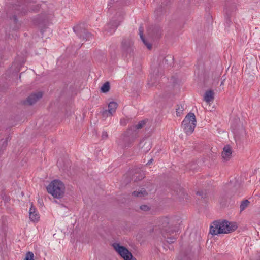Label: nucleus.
I'll use <instances>...</instances> for the list:
<instances>
[{"instance_id": "nucleus-1", "label": "nucleus", "mask_w": 260, "mask_h": 260, "mask_svg": "<svg viewBox=\"0 0 260 260\" xmlns=\"http://www.w3.org/2000/svg\"><path fill=\"white\" fill-rule=\"evenodd\" d=\"M237 225L234 222L227 220H217L214 221L210 226V233L212 235L219 234H227L234 231Z\"/></svg>"}, {"instance_id": "nucleus-2", "label": "nucleus", "mask_w": 260, "mask_h": 260, "mask_svg": "<svg viewBox=\"0 0 260 260\" xmlns=\"http://www.w3.org/2000/svg\"><path fill=\"white\" fill-rule=\"evenodd\" d=\"M47 190L48 192L54 198L60 199L63 197L65 186L61 181L54 180L51 181L48 185Z\"/></svg>"}, {"instance_id": "nucleus-3", "label": "nucleus", "mask_w": 260, "mask_h": 260, "mask_svg": "<svg viewBox=\"0 0 260 260\" xmlns=\"http://www.w3.org/2000/svg\"><path fill=\"white\" fill-rule=\"evenodd\" d=\"M138 137V133L132 132L131 129L125 131L118 141V144L123 148L129 147Z\"/></svg>"}, {"instance_id": "nucleus-4", "label": "nucleus", "mask_w": 260, "mask_h": 260, "mask_svg": "<svg viewBox=\"0 0 260 260\" xmlns=\"http://www.w3.org/2000/svg\"><path fill=\"white\" fill-rule=\"evenodd\" d=\"M124 13L119 12L112 18V20L105 25L104 28L105 32L109 35L113 34L116 30L118 26L123 20Z\"/></svg>"}, {"instance_id": "nucleus-5", "label": "nucleus", "mask_w": 260, "mask_h": 260, "mask_svg": "<svg viewBox=\"0 0 260 260\" xmlns=\"http://www.w3.org/2000/svg\"><path fill=\"white\" fill-rule=\"evenodd\" d=\"M196 126V119L193 113H189L185 117L182 123V126L185 132L187 134H191Z\"/></svg>"}, {"instance_id": "nucleus-6", "label": "nucleus", "mask_w": 260, "mask_h": 260, "mask_svg": "<svg viewBox=\"0 0 260 260\" xmlns=\"http://www.w3.org/2000/svg\"><path fill=\"white\" fill-rule=\"evenodd\" d=\"M73 30L80 39H82L83 41H86L93 38V35L87 31L81 24L75 26L73 27Z\"/></svg>"}, {"instance_id": "nucleus-7", "label": "nucleus", "mask_w": 260, "mask_h": 260, "mask_svg": "<svg viewBox=\"0 0 260 260\" xmlns=\"http://www.w3.org/2000/svg\"><path fill=\"white\" fill-rule=\"evenodd\" d=\"M121 50L123 55H131L134 51V42L129 38H123L121 43Z\"/></svg>"}, {"instance_id": "nucleus-8", "label": "nucleus", "mask_w": 260, "mask_h": 260, "mask_svg": "<svg viewBox=\"0 0 260 260\" xmlns=\"http://www.w3.org/2000/svg\"><path fill=\"white\" fill-rule=\"evenodd\" d=\"M113 246L115 251L124 260H136L131 252L124 246H120L118 243H114Z\"/></svg>"}, {"instance_id": "nucleus-9", "label": "nucleus", "mask_w": 260, "mask_h": 260, "mask_svg": "<svg viewBox=\"0 0 260 260\" xmlns=\"http://www.w3.org/2000/svg\"><path fill=\"white\" fill-rule=\"evenodd\" d=\"M162 74L161 68L154 69L148 80V85L150 86H154L157 85L159 82V79Z\"/></svg>"}, {"instance_id": "nucleus-10", "label": "nucleus", "mask_w": 260, "mask_h": 260, "mask_svg": "<svg viewBox=\"0 0 260 260\" xmlns=\"http://www.w3.org/2000/svg\"><path fill=\"white\" fill-rule=\"evenodd\" d=\"M225 18L227 24H230L231 22V17L233 16L235 14L236 8L235 4H232L230 6H226L224 9Z\"/></svg>"}, {"instance_id": "nucleus-11", "label": "nucleus", "mask_w": 260, "mask_h": 260, "mask_svg": "<svg viewBox=\"0 0 260 260\" xmlns=\"http://www.w3.org/2000/svg\"><path fill=\"white\" fill-rule=\"evenodd\" d=\"M158 226L160 229L161 233H174V231L170 229L169 226V219L168 217H165L161 218L159 221Z\"/></svg>"}, {"instance_id": "nucleus-12", "label": "nucleus", "mask_w": 260, "mask_h": 260, "mask_svg": "<svg viewBox=\"0 0 260 260\" xmlns=\"http://www.w3.org/2000/svg\"><path fill=\"white\" fill-rule=\"evenodd\" d=\"M42 92H38L30 94L26 101L24 102V104L32 105L42 97Z\"/></svg>"}, {"instance_id": "nucleus-13", "label": "nucleus", "mask_w": 260, "mask_h": 260, "mask_svg": "<svg viewBox=\"0 0 260 260\" xmlns=\"http://www.w3.org/2000/svg\"><path fill=\"white\" fill-rule=\"evenodd\" d=\"M139 147L144 153H147L151 148V142L149 139H144L140 142Z\"/></svg>"}, {"instance_id": "nucleus-14", "label": "nucleus", "mask_w": 260, "mask_h": 260, "mask_svg": "<svg viewBox=\"0 0 260 260\" xmlns=\"http://www.w3.org/2000/svg\"><path fill=\"white\" fill-rule=\"evenodd\" d=\"M232 153V149L230 145H225L224 147L222 152V157L223 160L225 161L229 160L231 157Z\"/></svg>"}, {"instance_id": "nucleus-15", "label": "nucleus", "mask_w": 260, "mask_h": 260, "mask_svg": "<svg viewBox=\"0 0 260 260\" xmlns=\"http://www.w3.org/2000/svg\"><path fill=\"white\" fill-rule=\"evenodd\" d=\"M130 174L132 175V180L134 182L141 180L145 177L144 173L140 169L131 172Z\"/></svg>"}, {"instance_id": "nucleus-16", "label": "nucleus", "mask_w": 260, "mask_h": 260, "mask_svg": "<svg viewBox=\"0 0 260 260\" xmlns=\"http://www.w3.org/2000/svg\"><path fill=\"white\" fill-rule=\"evenodd\" d=\"M148 120L145 119L140 121L138 124L135 125H132L130 126L128 129H131L132 132L137 133V130L142 128L146 124Z\"/></svg>"}, {"instance_id": "nucleus-17", "label": "nucleus", "mask_w": 260, "mask_h": 260, "mask_svg": "<svg viewBox=\"0 0 260 260\" xmlns=\"http://www.w3.org/2000/svg\"><path fill=\"white\" fill-rule=\"evenodd\" d=\"M139 35L140 37V38L143 43L147 46L148 49L150 50L152 48V45L150 43H148L147 40L145 39L143 36V27L142 25H141L139 27Z\"/></svg>"}, {"instance_id": "nucleus-18", "label": "nucleus", "mask_w": 260, "mask_h": 260, "mask_svg": "<svg viewBox=\"0 0 260 260\" xmlns=\"http://www.w3.org/2000/svg\"><path fill=\"white\" fill-rule=\"evenodd\" d=\"M9 139V137H8L6 139H2L0 140V157L3 154L4 150L6 148Z\"/></svg>"}, {"instance_id": "nucleus-19", "label": "nucleus", "mask_w": 260, "mask_h": 260, "mask_svg": "<svg viewBox=\"0 0 260 260\" xmlns=\"http://www.w3.org/2000/svg\"><path fill=\"white\" fill-rule=\"evenodd\" d=\"M214 100V92L212 90H209L207 91L204 95V100L207 102L209 103L210 102L213 101Z\"/></svg>"}, {"instance_id": "nucleus-20", "label": "nucleus", "mask_w": 260, "mask_h": 260, "mask_svg": "<svg viewBox=\"0 0 260 260\" xmlns=\"http://www.w3.org/2000/svg\"><path fill=\"white\" fill-rule=\"evenodd\" d=\"M172 233V232L169 233H162V236L165 238L167 239V242L171 244L174 243L176 239H177V237L175 236H168V234L171 235V234Z\"/></svg>"}, {"instance_id": "nucleus-21", "label": "nucleus", "mask_w": 260, "mask_h": 260, "mask_svg": "<svg viewBox=\"0 0 260 260\" xmlns=\"http://www.w3.org/2000/svg\"><path fill=\"white\" fill-rule=\"evenodd\" d=\"M117 103L115 102H111L108 104V112L110 115L112 114L113 112H115L117 107Z\"/></svg>"}, {"instance_id": "nucleus-22", "label": "nucleus", "mask_w": 260, "mask_h": 260, "mask_svg": "<svg viewBox=\"0 0 260 260\" xmlns=\"http://www.w3.org/2000/svg\"><path fill=\"white\" fill-rule=\"evenodd\" d=\"M133 196L136 197H143L147 194V192L144 188L141 189L140 191H134L132 192Z\"/></svg>"}, {"instance_id": "nucleus-23", "label": "nucleus", "mask_w": 260, "mask_h": 260, "mask_svg": "<svg viewBox=\"0 0 260 260\" xmlns=\"http://www.w3.org/2000/svg\"><path fill=\"white\" fill-rule=\"evenodd\" d=\"M110 86L109 82H105L101 87V91L103 93H106L110 90Z\"/></svg>"}, {"instance_id": "nucleus-24", "label": "nucleus", "mask_w": 260, "mask_h": 260, "mask_svg": "<svg viewBox=\"0 0 260 260\" xmlns=\"http://www.w3.org/2000/svg\"><path fill=\"white\" fill-rule=\"evenodd\" d=\"M250 202L247 200H245L242 201L241 203L240 208V211H243L249 204Z\"/></svg>"}, {"instance_id": "nucleus-25", "label": "nucleus", "mask_w": 260, "mask_h": 260, "mask_svg": "<svg viewBox=\"0 0 260 260\" xmlns=\"http://www.w3.org/2000/svg\"><path fill=\"white\" fill-rule=\"evenodd\" d=\"M29 218L34 222L37 221L39 218V215L37 213H29Z\"/></svg>"}, {"instance_id": "nucleus-26", "label": "nucleus", "mask_w": 260, "mask_h": 260, "mask_svg": "<svg viewBox=\"0 0 260 260\" xmlns=\"http://www.w3.org/2000/svg\"><path fill=\"white\" fill-rule=\"evenodd\" d=\"M34 254L33 252L28 251L26 253L24 260H34Z\"/></svg>"}, {"instance_id": "nucleus-27", "label": "nucleus", "mask_w": 260, "mask_h": 260, "mask_svg": "<svg viewBox=\"0 0 260 260\" xmlns=\"http://www.w3.org/2000/svg\"><path fill=\"white\" fill-rule=\"evenodd\" d=\"M178 107L176 108V114L177 116L179 115L181 113H182L184 108L183 106L182 105H178Z\"/></svg>"}, {"instance_id": "nucleus-28", "label": "nucleus", "mask_w": 260, "mask_h": 260, "mask_svg": "<svg viewBox=\"0 0 260 260\" xmlns=\"http://www.w3.org/2000/svg\"><path fill=\"white\" fill-rule=\"evenodd\" d=\"M140 209L143 211H148L150 210L151 208L148 205H142L140 207Z\"/></svg>"}, {"instance_id": "nucleus-29", "label": "nucleus", "mask_w": 260, "mask_h": 260, "mask_svg": "<svg viewBox=\"0 0 260 260\" xmlns=\"http://www.w3.org/2000/svg\"><path fill=\"white\" fill-rule=\"evenodd\" d=\"M15 9H17V10L20 11L21 13H25V11L24 10V7L23 6H22L21 5H20L19 4H18V5L17 4H15Z\"/></svg>"}, {"instance_id": "nucleus-30", "label": "nucleus", "mask_w": 260, "mask_h": 260, "mask_svg": "<svg viewBox=\"0 0 260 260\" xmlns=\"http://www.w3.org/2000/svg\"><path fill=\"white\" fill-rule=\"evenodd\" d=\"M108 135L107 132L106 131H103L102 134V138L103 139H106L108 138Z\"/></svg>"}, {"instance_id": "nucleus-31", "label": "nucleus", "mask_w": 260, "mask_h": 260, "mask_svg": "<svg viewBox=\"0 0 260 260\" xmlns=\"http://www.w3.org/2000/svg\"><path fill=\"white\" fill-rule=\"evenodd\" d=\"M155 30L156 31V37H158L159 36H161V30L160 29H159L158 28H155Z\"/></svg>"}, {"instance_id": "nucleus-32", "label": "nucleus", "mask_w": 260, "mask_h": 260, "mask_svg": "<svg viewBox=\"0 0 260 260\" xmlns=\"http://www.w3.org/2000/svg\"><path fill=\"white\" fill-rule=\"evenodd\" d=\"M36 213L37 212L36 211V208H34L32 206H31L29 209V213Z\"/></svg>"}, {"instance_id": "nucleus-33", "label": "nucleus", "mask_w": 260, "mask_h": 260, "mask_svg": "<svg viewBox=\"0 0 260 260\" xmlns=\"http://www.w3.org/2000/svg\"><path fill=\"white\" fill-rule=\"evenodd\" d=\"M153 161V159L152 158H151V159H150L148 162H147V165H150V164H151L152 162V161Z\"/></svg>"}, {"instance_id": "nucleus-34", "label": "nucleus", "mask_w": 260, "mask_h": 260, "mask_svg": "<svg viewBox=\"0 0 260 260\" xmlns=\"http://www.w3.org/2000/svg\"><path fill=\"white\" fill-rule=\"evenodd\" d=\"M225 80V79H223V80L221 82L220 85H223L224 84V81Z\"/></svg>"}, {"instance_id": "nucleus-35", "label": "nucleus", "mask_w": 260, "mask_h": 260, "mask_svg": "<svg viewBox=\"0 0 260 260\" xmlns=\"http://www.w3.org/2000/svg\"><path fill=\"white\" fill-rule=\"evenodd\" d=\"M220 74H221V72H219L218 73V75H217V78H219V77H220Z\"/></svg>"}, {"instance_id": "nucleus-36", "label": "nucleus", "mask_w": 260, "mask_h": 260, "mask_svg": "<svg viewBox=\"0 0 260 260\" xmlns=\"http://www.w3.org/2000/svg\"><path fill=\"white\" fill-rule=\"evenodd\" d=\"M197 194H198L200 196H202V194H201V193L200 192H198Z\"/></svg>"}, {"instance_id": "nucleus-37", "label": "nucleus", "mask_w": 260, "mask_h": 260, "mask_svg": "<svg viewBox=\"0 0 260 260\" xmlns=\"http://www.w3.org/2000/svg\"><path fill=\"white\" fill-rule=\"evenodd\" d=\"M158 10H159V9H157V10L155 11V12H158Z\"/></svg>"}, {"instance_id": "nucleus-38", "label": "nucleus", "mask_w": 260, "mask_h": 260, "mask_svg": "<svg viewBox=\"0 0 260 260\" xmlns=\"http://www.w3.org/2000/svg\"><path fill=\"white\" fill-rule=\"evenodd\" d=\"M22 74V73L20 74V76H19V77L20 78L21 77V75Z\"/></svg>"}, {"instance_id": "nucleus-39", "label": "nucleus", "mask_w": 260, "mask_h": 260, "mask_svg": "<svg viewBox=\"0 0 260 260\" xmlns=\"http://www.w3.org/2000/svg\"><path fill=\"white\" fill-rule=\"evenodd\" d=\"M24 3L25 4V3H26V1H24Z\"/></svg>"}]
</instances>
